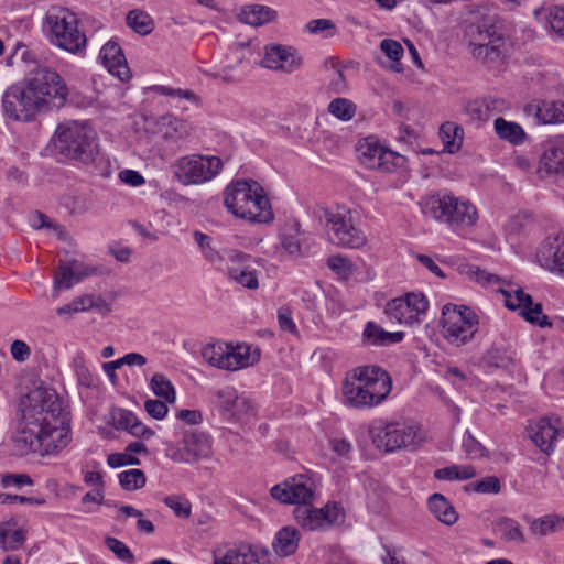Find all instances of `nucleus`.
<instances>
[{
	"label": "nucleus",
	"mask_w": 564,
	"mask_h": 564,
	"mask_svg": "<svg viewBox=\"0 0 564 564\" xmlns=\"http://www.w3.org/2000/svg\"><path fill=\"white\" fill-rule=\"evenodd\" d=\"M43 32L56 46L78 53L86 46V35L78 30V19L75 13L65 8H52L45 14Z\"/></svg>",
	"instance_id": "nucleus-6"
},
{
	"label": "nucleus",
	"mask_w": 564,
	"mask_h": 564,
	"mask_svg": "<svg viewBox=\"0 0 564 564\" xmlns=\"http://www.w3.org/2000/svg\"><path fill=\"white\" fill-rule=\"evenodd\" d=\"M359 378L355 370H352L343 382L345 403L357 409L372 408L373 404L369 401L368 391L365 389L362 380H358Z\"/></svg>",
	"instance_id": "nucleus-24"
},
{
	"label": "nucleus",
	"mask_w": 564,
	"mask_h": 564,
	"mask_svg": "<svg viewBox=\"0 0 564 564\" xmlns=\"http://www.w3.org/2000/svg\"><path fill=\"white\" fill-rule=\"evenodd\" d=\"M265 556L264 550L248 543H239L228 549L223 556H215L214 564H261Z\"/></svg>",
	"instance_id": "nucleus-21"
},
{
	"label": "nucleus",
	"mask_w": 564,
	"mask_h": 564,
	"mask_svg": "<svg viewBox=\"0 0 564 564\" xmlns=\"http://www.w3.org/2000/svg\"><path fill=\"white\" fill-rule=\"evenodd\" d=\"M261 66L273 70L292 73L301 66V58L296 55L293 47L272 44L265 47Z\"/></svg>",
	"instance_id": "nucleus-18"
},
{
	"label": "nucleus",
	"mask_w": 564,
	"mask_h": 564,
	"mask_svg": "<svg viewBox=\"0 0 564 564\" xmlns=\"http://www.w3.org/2000/svg\"><path fill=\"white\" fill-rule=\"evenodd\" d=\"M99 59L108 72L121 82H127L131 78V72L128 67L122 48L117 42H107L100 50Z\"/></svg>",
	"instance_id": "nucleus-20"
},
{
	"label": "nucleus",
	"mask_w": 564,
	"mask_h": 564,
	"mask_svg": "<svg viewBox=\"0 0 564 564\" xmlns=\"http://www.w3.org/2000/svg\"><path fill=\"white\" fill-rule=\"evenodd\" d=\"M304 30L310 34H323L324 37L334 36L337 32L335 23L329 19H314L308 21Z\"/></svg>",
	"instance_id": "nucleus-51"
},
{
	"label": "nucleus",
	"mask_w": 564,
	"mask_h": 564,
	"mask_svg": "<svg viewBox=\"0 0 564 564\" xmlns=\"http://www.w3.org/2000/svg\"><path fill=\"white\" fill-rule=\"evenodd\" d=\"M463 113L467 117L470 122L487 121L488 116L486 115L480 99H475L466 102L463 108Z\"/></svg>",
	"instance_id": "nucleus-57"
},
{
	"label": "nucleus",
	"mask_w": 564,
	"mask_h": 564,
	"mask_svg": "<svg viewBox=\"0 0 564 564\" xmlns=\"http://www.w3.org/2000/svg\"><path fill=\"white\" fill-rule=\"evenodd\" d=\"M372 444L384 453L414 452L425 442L421 426L410 421L376 420L369 426Z\"/></svg>",
	"instance_id": "nucleus-4"
},
{
	"label": "nucleus",
	"mask_w": 564,
	"mask_h": 564,
	"mask_svg": "<svg viewBox=\"0 0 564 564\" xmlns=\"http://www.w3.org/2000/svg\"><path fill=\"white\" fill-rule=\"evenodd\" d=\"M19 426L14 442L22 453L53 455L70 440V411L55 389L40 386L19 404Z\"/></svg>",
	"instance_id": "nucleus-1"
},
{
	"label": "nucleus",
	"mask_w": 564,
	"mask_h": 564,
	"mask_svg": "<svg viewBox=\"0 0 564 564\" xmlns=\"http://www.w3.org/2000/svg\"><path fill=\"white\" fill-rule=\"evenodd\" d=\"M535 116L544 124L564 122V104L542 102L538 106Z\"/></svg>",
	"instance_id": "nucleus-41"
},
{
	"label": "nucleus",
	"mask_w": 564,
	"mask_h": 564,
	"mask_svg": "<svg viewBox=\"0 0 564 564\" xmlns=\"http://www.w3.org/2000/svg\"><path fill=\"white\" fill-rule=\"evenodd\" d=\"M564 527V517L557 514H549L534 520L530 530L533 534L545 536Z\"/></svg>",
	"instance_id": "nucleus-43"
},
{
	"label": "nucleus",
	"mask_w": 564,
	"mask_h": 564,
	"mask_svg": "<svg viewBox=\"0 0 564 564\" xmlns=\"http://www.w3.org/2000/svg\"><path fill=\"white\" fill-rule=\"evenodd\" d=\"M119 484L122 489L132 491L145 486L147 477L141 469H129L119 474Z\"/></svg>",
	"instance_id": "nucleus-47"
},
{
	"label": "nucleus",
	"mask_w": 564,
	"mask_h": 564,
	"mask_svg": "<svg viewBox=\"0 0 564 564\" xmlns=\"http://www.w3.org/2000/svg\"><path fill=\"white\" fill-rule=\"evenodd\" d=\"M494 128L496 134L503 141H508L513 145L522 144L525 140V132L522 127L513 121H507L499 117L495 119Z\"/></svg>",
	"instance_id": "nucleus-35"
},
{
	"label": "nucleus",
	"mask_w": 564,
	"mask_h": 564,
	"mask_svg": "<svg viewBox=\"0 0 564 564\" xmlns=\"http://www.w3.org/2000/svg\"><path fill=\"white\" fill-rule=\"evenodd\" d=\"M276 12L267 6L261 4H246L241 8L239 18L240 21L253 26L262 25L272 21Z\"/></svg>",
	"instance_id": "nucleus-32"
},
{
	"label": "nucleus",
	"mask_w": 564,
	"mask_h": 564,
	"mask_svg": "<svg viewBox=\"0 0 564 564\" xmlns=\"http://www.w3.org/2000/svg\"><path fill=\"white\" fill-rule=\"evenodd\" d=\"M444 338L457 347L469 343L478 330V316L468 306L448 303L442 308Z\"/></svg>",
	"instance_id": "nucleus-7"
},
{
	"label": "nucleus",
	"mask_w": 564,
	"mask_h": 564,
	"mask_svg": "<svg viewBox=\"0 0 564 564\" xmlns=\"http://www.w3.org/2000/svg\"><path fill=\"white\" fill-rule=\"evenodd\" d=\"M229 344L213 343L202 349L203 358L213 367L226 370Z\"/></svg>",
	"instance_id": "nucleus-39"
},
{
	"label": "nucleus",
	"mask_w": 564,
	"mask_h": 564,
	"mask_svg": "<svg viewBox=\"0 0 564 564\" xmlns=\"http://www.w3.org/2000/svg\"><path fill=\"white\" fill-rule=\"evenodd\" d=\"M237 398V390L230 386L209 390V399L213 406L218 410L225 420L227 416H232L230 410Z\"/></svg>",
	"instance_id": "nucleus-31"
},
{
	"label": "nucleus",
	"mask_w": 564,
	"mask_h": 564,
	"mask_svg": "<svg viewBox=\"0 0 564 564\" xmlns=\"http://www.w3.org/2000/svg\"><path fill=\"white\" fill-rule=\"evenodd\" d=\"M152 89L160 95L170 96L180 100L185 99L193 104H198L199 101L195 93L189 89L172 88L162 85L153 86Z\"/></svg>",
	"instance_id": "nucleus-52"
},
{
	"label": "nucleus",
	"mask_w": 564,
	"mask_h": 564,
	"mask_svg": "<svg viewBox=\"0 0 564 564\" xmlns=\"http://www.w3.org/2000/svg\"><path fill=\"white\" fill-rule=\"evenodd\" d=\"M107 463L112 468H119L126 465H139L140 459L130 453H112L108 456Z\"/></svg>",
	"instance_id": "nucleus-62"
},
{
	"label": "nucleus",
	"mask_w": 564,
	"mask_h": 564,
	"mask_svg": "<svg viewBox=\"0 0 564 564\" xmlns=\"http://www.w3.org/2000/svg\"><path fill=\"white\" fill-rule=\"evenodd\" d=\"M551 29L561 36H564V7H553L547 15Z\"/></svg>",
	"instance_id": "nucleus-61"
},
{
	"label": "nucleus",
	"mask_w": 564,
	"mask_h": 564,
	"mask_svg": "<svg viewBox=\"0 0 564 564\" xmlns=\"http://www.w3.org/2000/svg\"><path fill=\"white\" fill-rule=\"evenodd\" d=\"M165 505L171 508L177 517L187 518L191 514V505L187 500L176 496H169L164 499Z\"/></svg>",
	"instance_id": "nucleus-60"
},
{
	"label": "nucleus",
	"mask_w": 564,
	"mask_h": 564,
	"mask_svg": "<svg viewBox=\"0 0 564 564\" xmlns=\"http://www.w3.org/2000/svg\"><path fill=\"white\" fill-rule=\"evenodd\" d=\"M292 230L294 234H282L281 235V245L285 251L290 254L299 253L301 251V245L297 238L300 232V224L295 221L292 225Z\"/></svg>",
	"instance_id": "nucleus-58"
},
{
	"label": "nucleus",
	"mask_w": 564,
	"mask_h": 564,
	"mask_svg": "<svg viewBox=\"0 0 564 564\" xmlns=\"http://www.w3.org/2000/svg\"><path fill=\"white\" fill-rule=\"evenodd\" d=\"M174 177L183 185L203 184L214 178L223 169L218 156L185 155L172 165Z\"/></svg>",
	"instance_id": "nucleus-9"
},
{
	"label": "nucleus",
	"mask_w": 564,
	"mask_h": 564,
	"mask_svg": "<svg viewBox=\"0 0 564 564\" xmlns=\"http://www.w3.org/2000/svg\"><path fill=\"white\" fill-rule=\"evenodd\" d=\"M224 205L238 218L253 223L273 219L270 202L261 185L253 180L231 182L224 192Z\"/></svg>",
	"instance_id": "nucleus-3"
},
{
	"label": "nucleus",
	"mask_w": 564,
	"mask_h": 564,
	"mask_svg": "<svg viewBox=\"0 0 564 564\" xmlns=\"http://www.w3.org/2000/svg\"><path fill=\"white\" fill-rule=\"evenodd\" d=\"M469 488L473 491L481 494H498L501 489V484L498 477L487 476L478 481L471 482Z\"/></svg>",
	"instance_id": "nucleus-53"
},
{
	"label": "nucleus",
	"mask_w": 564,
	"mask_h": 564,
	"mask_svg": "<svg viewBox=\"0 0 564 564\" xmlns=\"http://www.w3.org/2000/svg\"><path fill=\"white\" fill-rule=\"evenodd\" d=\"M469 46L473 56L482 64L492 65L505 56V36L495 24L487 22L470 26Z\"/></svg>",
	"instance_id": "nucleus-8"
},
{
	"label": "nucleus",
	"mask_w": 564,
	"mask_h": 564,
	"mask_svg": "<svg viewBox=\"0 0 564 564\" xmlns=\"http://www.w3.org/2000/svg\"><path fill=\"white\" fill-rule=\"evenodd\" d=\"M145 411L156 420H162L167 414L166 402L163 400L149 399L144 403Z\"/></svg>",
	"instance_id": "nucleus-64"
},
{
	"label": "nucleus",
	"mask_w": 564,
	"mask_h": 564,
	"mask_svg": "<svg viewBox=\"0 0 564 564\" xmlns=\"http://www.w3.org/2000/svg\"><path fill=\"white\" fill-rule=\"evenodd\" d=\"M312 485V480L305 475H295L273 486L270 492L272 498L280 502L307 506L314 498Z\"/></svg>",
	"instance_id": "nucleus-14"
},
{
	"label": "nucleus",
	"mask_w": 564,
	"mask_h": 564,
	"mask_svg": "<svg viewBox=\"0 0 564 564\" xmlns=\"http://www.w3.org/2000/svg\"><path fill=\"white\" fill-rule=\"evenodd\" d=\"M539 171L564 174V135H557L540 144Z\"/></svg>",
	"instance_id": "nucleus-19"
},
{
	"label": "nucleus",
	"mask_w": 564,
	"mask_h": 564,
	"mask_svg": "<svg viewBox=\"0 0 564 564\" xmlns=\"http://www.w3.org/2000/svg\"><path fill=\"white\" fill-rule=\"evenodd\" d=\"M328 268L341 280H348L354 273V264L347 257L335 254L327 259Z\"/></svg>",
	"instance_id": "nucleus-48"
},
{
	"label": "nucleus",
	"mask_w": 564,
	"mask_h": 564,
	"mask_svg": "<svg viewBox=\"0 0 564 564\" xmlns=\"http://www.w3.org/2000/svg\"><path fill=\"white\" fill-rule=\"evenodd\" d=\"M496 528L507 542L524 543V534L518 521L511 518L502 517L496 521Z\"/></svg>",
	"instance_id": "nucleus-42"
},
{
	"label": "nucleus",
	"mask_w": 564,
	"mask_h": 564,
	"mask_svg": "<svg viewBox=\"0 0 564 564\" xmlns=\"http://www.w3.org/2000/svg\"><path fill=\"white\" fill-rule=\"evenodd\" d=\"M127 25L140 35H148L153 31L154 22L149 13L134 9L128 12Z\"/></svg>",
	"instance_id": "nucleus-40"
},
{
	"label": "nucleus",
	"mask_w": 564,
	"mask_h": 564,
	"mask_svg": "<svg viewBox=\"0 0 564 564\" xmlns=\"http://www.w3.org/2000/svg\"><path fill=\"white\" fill-rule=\"evenodd\" d=\"M68 96L67 84L56 70L36 67L23 80L7 88L2 108L11 120L31 122L41 113L64 107Z\"/></svg>",
	"instance_id": "nucleus-2"
},
{
	"label": "nucleus",
	"mask_w": 564,
	"mask_h": 564,
	"mask_svg": "<svg viewBox=\"0 0 564 564\" xmlns=\"http://www.w3.org/2000/svg\"><path fill=\"white\" fill-rule=\"evenodd\" d=\"M228 276L237 284L249 289L257 290L259 288L258 271L250 264L251 256L239 250H229Z\"/></svg>",
	"instance_id": "nucleus-16"
},
{
	"label": "nucleus",
	"mask_w": 564,
	"mask_h": 564,
	"mask_svg": "<svg viewBox=\"0 0 564 564\" xmlns=\"http://www.w3.org/2000/svg\"><path fill=\"white\" fill-rule=\"evenodd\" d=\"M446 224L453 228L473 226L478 219L476 207L467 199L454 195Z\"/></svg>",
	"instance_id": "nucleus-23"
},
{
	"label": "nucleus",
	"mask_w": 564,
	"mask_h": 564,
	"mask_svg": "<svg viewBox=\"0 0 564 564\" xmlns=\"http://www.w3.org/2000/svg\"><path fill=\"white\" fill-rule=\"evenodd\" d=\"M230 413L232 416H227V421L250 423L257 415V406L248 398L238 395Z\"/></svg>",
	"instance_id": "nucleus-38"
},
{
	"label": "nucleus",
	"mask_w": 564,
	"mask_h": 564,
	"mask_svg": "<svg viewBox=\"0 0 564 564\" xmlns=\"http://www.w3.org/2000/svg\"><path fill=\"white\" fill-rule=\"evenodd\" d=\"M300 536L297 529L283 527L276 532L272 547L279 556H290L296 552Z\"/></svg>",
	"instance_id": "nucleus-28"
},
{
	"label": "nucleus",
	"mask_w": 564,
	"mask_h": 564,
	"mask_svg": "<svg viewBox=\"0 0 564 564\" xmlns=\"http://www.w3.org/2000/svg\"><path fill=\"white\" fill-rule=\"evenodd\" d=\"M404 162V158L397 152H393L387 148H383L380 159L376 163V169L382 172H392L394 169L401 166Z\"/></svg>",
	"instance_id": "nucleus-50"
},
{
	"label": "nucleus",
	"mask_w": 564,
	"mask_h": 564,
	"mask_svg": "<svg viewBox=\"0 0 564 564\" xmlns=\"http://www.w3.org/2000/svg\"><path fill=\"white\" fill-rule=\"evenodd\" d=\"M164 121H167L169 129L165 131L166 138L182 139L188 134V124L186 121L174 118L172 116L164 117Z\"/></svg>",
	"instance_id": "nucleus-56"
},
{
	"label": "nucleus",
	"mask_w": 564,
	"mask_h": 564,
	"mask_svg": "<svg viewBox=\"0 0 564 564\" xmlns=\"http://www.w3.org/2000/svg\"><path fill=\"white\" fill-rule=\"evenodd\" d=\"M429 508L438 521L447 525L454 524L458 519L455 508L441 494H433L429 498Z\"/></svg>",
	"instance_id": "nucleus-34"
},
{
	"label": "nucleus",
	"mask_w": 564,
	"mask_h": 564,
	"mask_svg": "<svg viewBox=\"0 0 564 564\" xmlns=\"http://www.w3.org/2000/svg\"><path fill=\"white\" fill-rule=\"evenodd\" d=\"M462 448L470 458H478L485 454V447L473 436L469 431H466L463 435Z\"/></svg>",
	"instance_id": "nucleus-54"
},
{
	"label": "nucleus",
	"mask_w": 564,
	"mask_h": 564,
	"mask_svg": "<svg viewBox=\"0 0 564 564\" xmlns=\"http://www.w3.org/2000/svg\"><path fill=\"white\" fill-rule=\"evenodd\" d=\"M326 225L333 234V241L339 247L359 249L367 242L364 231L352 221L350 210L327 212Z\"/></svg>",
	"instance_id": "nucleus-12"
},
{
	"label": "nucleus",
	"mask_w": 564,
	"mask_h": 564,
	"mask_svg": "<svg viewBox=\"0 0 564 564\" xmlns=\"http://www.w3.org/2000/svg\"><path fill=\"white\" fill-rule=\"evenodd\" d=\"M384 313L389 318L395 319L400 324H417V318H414L413 314L411 315L409 303L403 299V296L390 300L384 307Z\"/></svg>",
	"instance_id": "nucleus-36"
},
{
	"label": "nucleus",
	"mask_w": 564,
	"mask_h": 564,
	"mask_svg": "<svg viewBox=\"0 0 564 564\" xmlns=\"http://www.w3.org/2000/svg\"><path fill=\"white\" fill-rule=\"evenodd\" d=\"M113 427L123 430L135 437L150 438L154 432L145 426L133 412L124 409H118L112 414Z\"/></svg>",
	"instance_id": "nucleus-25"
},
{
	"label": "nucleus",
	"mask_w": 564,
	"mask_h": 564,
	"mask_svg": "<svg viewBox=\"0 0 564 564\" xmlns=\"http://www.w3.org/2000/svg\"><path fill=\"white\" fill-rule=\"evenodd\" d=\"M212 455V441L202 431L186 430L178 444L167 443L165 456L174 463L195 464L199 459L208 458Z\"/></svg>",
	"instance_id": "nucleus-10"
},
{
	"label": "nucleus",
	"mask_w": 564,
	"mask_h": 564,
	"mask_svg": "<svg viewBox=\"0 0 564 564\" xmlns=\"http://www.w3.org/2000/svg\"><path fill=\"white\" fill-rule=\"evenodd\" d=\"M485 359L491 367L508 369L516 364V352L510 349L494 347L487 351Z\"/></svg>",
	"instance_id": "nucleus-44"
},
{
	"label": "nucleus",
	"mask_w": 564,
	"mask_h": 564,
	"mask_svg": "<svg viewBox=\"0 0 564 564\" xmlns=\"http://www.w3.org/2000/svg\"><path fill=\"white\" fill-rule=\"evenodd\" d=\"M403 299L409 303V310H411V315H414V318H417V324L421 323L422 316L425 315L429 308V301L422 293H406Z\"/></svg>",
	"instance_id": "nucleus-49"
},
{
	"label": "nucleus",
	"mask_w": 564,
	"mask_h": 564,
	"mask_svg": "<svg viewBox=\"0 0 564 564\" xmlns=\"http://www.w3.org/2000/svg\"><path fill=\"white\" fill-rule=\"evenodd\" d=\"M438 135L444 151L451 154L458 152L464 142V129L456 122L446 121L441 124Z\"/></svg>",
	"instance_id": "nucleus-30"
},
{
	"label": "nucleus",
	"mask_w": 564,
	"mask_h": 564,
	"mask_svg": "<svg viewBox=\"0 0 564 564\" xmlns=\"http://www.w3.org/2000/svg\"><path fill=\"white\" fill-rule=\"evenodd\" d=\"M364 339L373 346H389L403 340V332H387L375 322H367L362 332Z\"/></svg>",
	"instance_id": "nucleus-27"
},
{
	"label": "nucleus",
	"mask_w": 564,
	"mask_h": 564,
	"mask_svg": "<svg viewBox=\"0 0 564 564\" xmlns=\"http://www.w3.org/2000/svg\"><path fill=\"white\" fill-rule=\"evenodd\" d=\"M105 543L109 550H111L118 558L127 563H133L134 556L130 549L121 541L116 538L108 536Z\"/></svg>",
	"instance_id": "nucleus-55"
},
{
	"label": "nucleus",
	"mask_w": 564,
	"mask_h": 564,
	"mask_svg": "<svg viewBox=\"0 0 564 564\" xmlns=\"http://www.w3.org/2000/svg\"><path fill=\"white\" fill-rule=\"evenodd\" d=\"M153 393L165 402L175 401V390L171 381L163 373H154L150 381Z\"/></svg>",
	"instance_id": "nucleus-45"
},
{
	"label": "nucleus",
	"mask_w": 564,
	"mask_h": 564,
	"mask_svg": "<svg viewBox=\"0 0 564 564\" xmlns=\"http://www.w3.org/2000/svg\"><path fill=\"white\" fill-rule=\"evenodd\" d=\"M54 148L61 155L84 164L93 163L99 152L95 130L89 124L78 121L57 127Z\"/></svg>",
	"instance_id": "nucleus-5"
},
{
	"label": "nucleus",
	"mask_w": 564,
	"mask_h": 564,
	"mask_svg": "<svg viewBox=\"0 0 564 564\" xmlns=\"http://www.w3.org/2000/svg\"><path fill=\"white\" fill-rule=\"evenodd\" d=\"M384 147L371 137L364 139L357 145L358 158L367 169H376V163Z\"/></svg>",
	"instance_id": "nucleus-37"
},
{
	"label": "nucleus",
	"mask_w": 564,
	"mask_h": 564,
	"mask_svg": "<svg viewBox=\"0 0 564 564\" xmlns=\"http://www.w3.org/2000/svg\"><path fill=\"white\" fill-rule=\"evenodd\" d=\"M13 521L0 523V549L4 552L17 551L22 547L26 535L23 529H13Z\"/></svg>",
	"instance_id": "nucleus-33"
},
{
	"label": "nucleus",
	"mask_w": 564,
	"mask_h": 564,
	"mask_svg": "<svg viewBox=\"0 0 564 564\" xmlns=\"http://www.w3.org/2000/svg\"><path fill=\"white\" fill-rule=\"evenodd\" d=\"M380 48L384 55L393 62H399L404 53L402 45L398 41L391 39L382 40Z\"/></svg>",
	"instance_id": "nucleus-59"
},
{
	"label": "nucleus",
	"mask_w": 564,
	"mask_h": 564,
	"mask_svg": "<svg viewBox=\"0 0 564 564\" xmlns=\"http://www.w3.org/2000/svg\"><path fill=\"white\" fill-rule=\"evenodd\" d=\"M75 276L72 275V271L66 268V264L58 267L55 274L54 284L58 289H70L75 283Z\"/></svg>",
	"instance_id": "nucleus-63"
},
{
	"label": "nucleus",
	"mask_w": 564,
	"mask_h": 564,
	"mask_svg": "<svg viewBox=\"0 0 564 564\" xmlns=\"http://www.w3.org/2000/svg\"><path fill=\"white\" fill-rule=\"evenodd\" d=\"M294 518L303 529L308 531L326 530L343 520L341 508L336 503L326 505L316 509L307 506H299L294 509Z\"/></svg>",
	"instance_id": "nucleus-13"
},
{
	"label": "nucleus",
	"mask_w": 564,
	"mask_h": 564,
	"mask_svg": "<svg viewBox=\"0 0 564 564\" xmlns=\"http://www.w3.org/2000/svg\"><path fill=\"white\" fill-rule=\"evenodd\" d=\"M354 370L360 377L358 380H362L373 406L387 399L392 389V380L384 369L379 366H364Z\"/></svg>",
	"instance_id": "nucleus-15"
},
{
	"label": "nucleus",
	"mask_w": 564,
	"mask_h": 564,
	"mask_svg": "<svg viewBox=\"0 0 564 564\" xmlns=\"http://www.w3.org/2000/svg\"><path fill=\"white\" fill-rule=\"evenodd\" d=\"M540 265L564 278V234L546 238L539 247Z\"/></svg>",
	"instance_id": "nucleus-17"
},
{
	"label": "nucleus",
	"mask_w": 564,
	"mask_h": 564,
	"mask_svg": "<svg viewBox=\"0 0 564 564\" xmlns=\"http://www.w3.org/2000/svg\"><path fill=\"white\" fill-rule=\"evenodd\" d=\"M453 198L454 194L447 189L425 195L420 200L421 212L426 217L445 223Z\"/></svg>",
	"instance_id": "nucleus-22"
},
{
	"label": "nucleus",
	"mask_w": 564,
	"mask_h": 564,
	"mask_svg": "<svg viewBox=\"0 0 564 564\" xmlns=\"http://www.w3.org/2000/svg\"><path fill=\"white\" fill-rule=\"evenodd\" d=\"M558 430L551 424L550 419H541L531 433L532 442L545 454H551L555 447Z\"/></svg>",
	"instance_id": "nucleus-26"
},
{
	"label": "nucleus",
	"mask_w": 564,
	"mask_h": 564,
	"mask_svg": "<svg viewBox=\"0 0 564 564\" xmlns=\"http://www.w3.org/2000/svg\"><path fill=\"white\" fill-rule=\"evenodd\" d=\"M327 109L335 118L349 121L355 117L357 107L351 100L338 97L329 102Z\"/></svg>",
	"instance_id": "nucleus-46"
},
{
	"label": "nucleus",
	"mask_w": 564,
	"mask_h": 564,
	"mask_svg": "<svg viewBox=\"0 0 564 564\" xmlns=\"http://www.w3.org/2000/svg\"><path fill=\"white\" fill-rule=\"evenodd\" d=\"M501 294L505 297V305L510 311H518L519 315L528 323L539 326L541 328H552L564 332V318L551 322L543 313V306L541 303L533 302L530 294L525 293L521 288L514 290L500 289Z\"/></svg>",
	"instance_id": "nucleus-11"
},
{
	"label": "nucleus",
	"mask_w": 564,
	"mask_h": 564,
	"mask_svg": "<svg viewBox=\"0 0 564 564\" xmlns=\"http://www.w3.org/2000/svg\"><path fill=\"white\" fill-rule=\"evenodd\" d=\"M250 350L251 347L248 345L232 346L229 344L226 370L236 371L256 364L259 360V355L251 354Z\"/></svg>",
	"instance_id": "nucleus-29"
}]
</instances>
